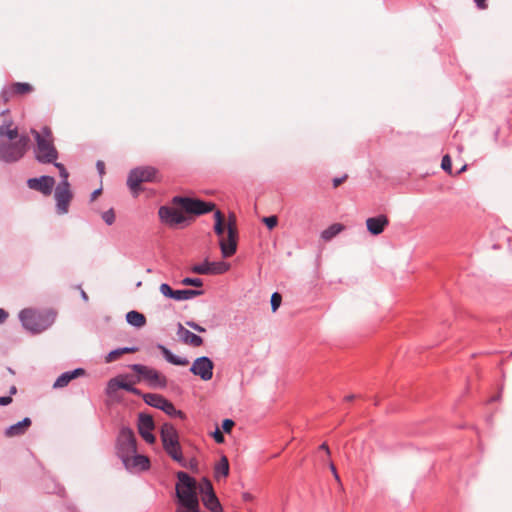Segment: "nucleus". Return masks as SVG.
I'll return each mask as SVG.
<instances>
[{
    "instance_id": "nucleus-1",
    "label": "nucleus",
    "mask_w": 512,
    "mask_h": 512,
    "mask_svg": "<svg viewBox=\"0 0 512 512\" xmlns=\"http://www.w3.org/2000/svg\"><path fill=\"white\" fill-rule=\"evenodd\" d=\"M12 122L4 119L0 126V159L5 162H15L21 159L28 146L27 136H19L17 128H12Z\"/></svg>"
},
{
    "instance_id": "nucleus-2",
    "label": "nucleus",
    "mask_w": 512,
    "mask_h": 512,
    "mask_svg": "<svg viewBox=\"0 0 512 512\" xmlns=\"http://www.w3.org/2000/svg\"><path fill=\"white\" fill-rule=\"evenodd\" d=\"M214 231L219 237V246L224 258L233 256L237 251L238 229L236 216L232 213L225 219L223 213L217 210L214 214Z\"/></svg>"
},
{
    "instance_id": "nucleus-3",
    "label": "nucleus",
    "mask_w": 512,
    "mask_h": 512,
    "mask_svg": "<svg viewBox=\"0 0 512 512\" xmlns=\"http://www.w3.org/2000/svg\"><path fill=\"white\" fill-rule=\"evenodd\" d=\"M175 512H203L196 493V481L185 472H178Z\"/></svg>"
},
{
    "instance_id": "nucleus-4",
    "label": "nucleus",
    "mask_w": 512,
    "mask_h": 512,
    "mask_svg": "<svg viewBox=\"0 0 512 512\" xmlns=\"http://www.w3.org/2000/svg\"><path fill=\"white\" fill-rule=\"evenodd\" d=\"M55 318L56 313L52 309L25 308L19 313L23 327L34 334L48 329L54 323Z\"/></svg>"
},
{
    "instance_id": "nucleus-5",
    "label": "nucleus",
    "mask_w": 512,
    "mask_h": 512,
    "mask_svg": "<svg viewBox=\"0 0 512 512\" xmlns=\"http://www.w3.org/2000/svg\"><path fill=\"white\" fill-rule=\"evenodd\" d=\"M35 136L37 146L35 150L36 159L41 163H56L58 152L53 145L52 132L48 127H44L39 133L32 131Z\"/></svg>"
},
{
    "instance_id": "nucleus-6",
    "label": "nucleus",
    "mask_w": 512,
    "mask_h": 512,
    "mask_svg": "<svg viewBox=\"0 0 512 512\" xmlns=\"http://www.w3.org/2000/svg\"><path fill=\"white\" fill-rule=\"evenodd\" d=\"M161 441L164 450L175 461L182 462L183 456L175 427L170 423H164L160 430Z\"/></svg>"
},
{
    "instance_id": "nucleus-7",
    "label": "nucleus",
    "mask_w": 512,
    "mask_h": 512,
    "mask_svg": "<svg viewBox=\"0 0 512 512\" xmlns=\"http://www.w3.org/2000/svg\"><path fill=\"white\" fill-rule=\"evenodd\" d=\"M55 166L59 169V174L63 178V181L56 187L55 199L59 213L64 214L68 212L69 203L72 199L70 184L68 182L69 174L61 163H55Z\"/></svg>"
},
{
    "instance_id": "nucleus-8",
    "label": "nucleus",
    "mask_w": 512,
    "mask_h": 512,
    "mask_svg": "<svg viewBox=\"0 0 512 512\" xmlns=\"http://www.w3.org/2000/svg\"><path fill=\"white\" fill-rule=\"evenodd\" d=\"M157 170L151 166L138 167L133 169L128 176L127 185L132 193L137 196L141 190V184L156 180Z\"/></svg>"
},
{
    "instance_id": "nucleus-9",
    "label": "nucleus",
    "mask_w": 512,
    "mask_h": 512,
    "mask_svg": "<svg viewBox=\"0 0 512 512\" xmlns=\"http://www.w3.org/2000/svg\"><path fill=\"white\" fill-rule=\"evenodd\" d=\"M131 369L137 373L136 378L138 382L144 380L152 388H165L167 385L166 377L151 367L134 364L131 366Z\"/></svg>"
},
{
    "instance_id": "nucleus-10",
    "label": "nucleus",
    "mask_w": 512,
    "mask_h": 512,
    "mask_svg": "<svg viewBox=\"0 0 512 512\" xmlns=\"http://www.w3.org/2000/svg\"><path fill=\"white\" fill-rule=\"evenodd\" d=\"M172 203L182 208L185 212L195 215H202L211 212L215 208V204L213 203L180 196L174 197Z\"/></svg>"
},
{
    "instance_id": "nucleus-11",
    "label": "nucleus",
    "mask_w": 512,
    "mask_h": 512,
    "mask_svg": "<svg viewBox=\"0 0 512 512\" xmlns=\"http://www.w3.org/2000/svg\"><path fill=\"white\" fill-rule=\"evenodd\" d=\"M138 383L137 378L130 375H118L109 380L106 393L113 396L119 389H124L136 395H140V391L134 387Z\"/></svg>"
},
{
    "instance_id": "nucleus-12",
    "label": "nucleus",
    "mask_w": 512,
    "mask_h": 512,
    "mask_svg": "<svg viewBox=\"0 0 512 512\" xmlns=\"http://www.w3.org/2000/svg\"><path fill=\"white\" fill-rule=\"evenodd\" d=\"M143 398L148 405L164 411L169 416H175L181 419H185V414L180 410H176L173 403L164 398L163 396L148 393L143 395Z\"/></svg>"
},
{
    "instance_id": "nucleus-13",
    "label": "nucleus",
    "mask_w": 512,
    "mask_h": 512,
    "mask_svg": "<svg viewBox=\"0 0 512 512\" xmlns=\"http://www.w3.org/2000/svg\"><path fill=\"white\" fill-rule=\"evenodd\" d=\"M136 453V438L131 429L123 428L118 437V454L122 461Z\"/></svg>"
},
{
    "instance_id": "nucleus-14",
    "label": "nucleus",
    "mask_w": 512,
    "mask_h": 512,
    "mask_svg": "<svg viewBox=\"0 0 512 512\" xmlns=\"http://www.w3.org/2000/svg\"><path fill=\"white\" fill-rule=\"evenodd\" d=\"M161 222L169 227L176 228L186 221V216L174 207L162 206L158 211Z\"/></svg>"
},
{
    "instance_id": "nucleus-15",
    "label": "nucleus",
    "mask_w": 512,
    "mask_h": 512,
    "mask_svg": "<svg viewBox=\"0 0 512 512\" xmlns=\"http://www.w3.org/2000/svg\"><path fill=\"white\" fill-rule=\"evenodd\" d=\"M214 363L206 356L194 360L190 368L191 373L199 376L203 381H209L213 377Z\"/></svg>"
},
{
    "instance_id": "nucleus-16",
    "label": "nucleus",
    "mask_w": 512,
    "mask_h": 512,
    "mask_svg": "<svg viewBox=\"0 0 512 512\" xmlns=\"http://www.w3.org/2000/svg\"><path fill=\"white\" fill-rule=\"evenodd\" d=\"M202 502L211 512H223L221 503L213 491L212 484L209 480L204 479L201 483Z\"/></svg>"
},
{
    "instance_id": "nucleus-17",
    "label": "nucleus",
    "mask_w": 512,
    "mask_h": 512,
    "mask_svg": "<svg viewBox=\"0 0 512 512\" xmlns=\"http://www.w3.org/2000/svg\"><path fill=\"white\" fill-rule=\"evenodd\" d=\"M34 88L29 83L15 82L3 89L0 94L2 100L6 103L16 96H24L33 92Z\"/></svg>"
},
{
    "instance_id": "nucleus-18",
    "label": "nucleus",
    "mask_w": 512,
    "mask_h": 512,
    "mask_svg": "<svg viewBox=\"0 0 512 512\" xmlns=\"http://www.w3.org/2000/svg\"><path fill=\"white\" fill-rule=\"evenodd\" d=\"M153 429V418L148 414H140L138 418V431L142 438L150 444H153L156 441V438L152 433Z\"/></svg>"
},
{
    "instance_id": "nucleus-19",
    "label": "nucleus",
    "mask_w": 512,
    "mask_h": 512,
    "mask_svg": "<svg viewBox=\"0 0 512 512\" xmlns=\"http://www.w3.org/2000/svg\"><path fill=\"white\" fill-rule=\"evenodd\" d=\"M28 187L30 189L41 192L42 194L48 196L52 193V190L55 185V180L51 176H41L39 178H31L27 181Z\"/></svg>"
},
{
    "instance_id": "nucleus-20",
    "label": "nucleus",
    "mask_w": 512,
    "mask_h": 512,
    "mask_svg": "<svg viewBox=\"0 0 512 512\" xmlns=\"http://www.w3.org/2000/svg\"><path fill=\"white\" fill-rule=\"evenodd\" d=\"M389 219L386 215H379L377 217H370L366 220V227L367 230L372 235H379L381 234L384 229L388 226Z\"/></svg>"
},
{
    "instance_id": "nucleus-21",
    "label": "nucleus",
    "mask_w": 512,
    "mask_h": 512,
    "mask_svg": "<svg viewBox=\"0 0 512 512\" xmlns=\"http://www.w3.org/2000/svg\"><path fill=\"white\" fill-rule=\"evenodd\" d=\"M177 335L187 345L200 347L203 344V339L200 336L184 328L181 323L178 324Z\"/></svg>"
},
{
    "instance_id": "nucleus-22",
    "label": "nucleus",
    "mask_w": 512,
    "mask_h": 512,
    "mask_svg": "<svg viewBox=\"0 0 512 512\" xmlns=\"http://www.w3.org/2000/svg\"><path fill=\"white\" fill-rule=\"evenodd\" d=\"M126 468H138L139 470H145L149 467V459L146 456L138 455L136 453L131 454L123 460Z\"/></svg>"
},
{
    "instance_id": "nucleus-23",
    "label": "nucleus",
    "mask_w": 512,
    "mask_h": 512,
    "mask_svg": "<svg viewBox=\"0 0 512 512\" xmlns=\"http://www.w3.org/2000/svg\"><path fill=\"white\" fill-rule=\"evenodd\" d=\"M85 374V370L77 368L73 371L65 372L61 374L53 384L54 388H63L67 386L73 379H76Z\"/></svg>"
},
{
    "instance_id": "nucleus-24",
    "label": "nucleus",
    "mask_w": 512,
    "mask_h": 512,
    "mask_svg": "<svg viewBox=\"0 0 512 512\" xmlns=\"http://www.w3.org/2000/svg\"><path fill=\"white\" fill-rule=\"evenodd\" d=\"M30 426L31 420L26 417L22 421L8 427L5 431V435L10 438L23 435Z\"/></svg>"
},
{
    "instance_id": "nucleus-25",
    "label": "nucleus",
    "mask_w": 512,
    "mask_h": 512,
    "mask_svg": "<svg viewBox=\"0 0 512 512\" xmlns=\"http://www.w3.org/2000/svg\"><path fill=\"white\" fill-rule=\"evenodd\" d=\"M158 349L161 351L164 358L173 365L187 366L189 364V360L187 358L175 356L168 348L163 345H158Z\"/></svg>"
},
{
    "instance_id": "nucleus-26",
    "label": "nucleus",
    "mask_w": 512,
    "mask_h": 512,
    "mask_svg": "<svg viewBox=\"0 0 512 512\" xmlns=\"http://www.w3.org/2000/svg\"><path fill=\"white\" fill-rule=\"evenodd\" d=\"M345 229V226L341 223H334L330 225L328 228L322 231L321 233V239L325 242L330 241L335 236H337L339 233H341Z\"/></svg>"
},
{
    "instance_id": "nucleus-27",
    "label": "nucleus",
    "mask_w": 512,
    "mask_h": 512,
    "mask_svg": "<svg viewBox=\"0 0 512 512\" xmlns=\"http://www.w3.org/2000/svg\"><path fill=\"white\" fill-rule=\"evenodd\" d=\"M207 264L209 268L208 275L223 274L230 269V264L223 261L210 262L207 260Z\"/></svg>"
},
{
    "instance_id": "nucleus-28",
    "label": "nucleus",
    "mask_w": 512,
    "mask_h": 512,
    "mask_svg": "<svg viewBox=\"0 0 512 512\" xmlns=\"http://www.w3.org/2000/svg\"><path fill=\"white\" fill-rule=\"evenodd\" d=\"M127 322L135 327L141 328L146 324V318L142 313L138 311H130L126 314Z\"/></svg>"
},
{
    "instance_id": "nucleus-29",
    "label": "nucleus",
    "mask_w": 512,
    "mask_h": 512,
    "mask_svg": "<svg viewBox=\"0 0 512 512\" xmlns=\"http://www.w3.org/2000/svg\"><path fill=\"white\" fill-rule=\"evenodd\" d=\"M229 474V462L226 456H222L218 464L215 466V477L219 479L221 476L227 477Z\"/></svg>"
},
{
    "instance_id": "nucleus-30",
    "label": "nucleus",
    "mask_w": 512,
    "mask_h": 512,
    "mask_svg": "<svg viewBox=\"0 0 512 512\" xmlns=\"http://www.w3.org/2000/svg\"><path fill=\"white\" fill-rule=\"evenodd\" d=\"M203 292L201 290H192V289H185V290H176V298L177 301H183L195 298L197 296H200Z\"/></svg>"
},
{
    "instance_id": "nucleus-31",
    "label": "nucleus",
    "mask_w": 512,
    "mask_h": 512,
    "mask_svg": "<svg viewBox=\"0 0 512 512\" xmlns=\"http://www.w3.org/2000/svg\"><path fill=\"white\" fill-rule=\"evenodd\" d=\"M160 292L168 298H172L175 300L176 298V290H173L168 284L163 283L159 287Z\"/></svg>"
},
{
    "instance_id": "nucleus-32",
    "label": "nucleus",
    "mask_w": 512,
    "mask_h": 512,
    "mask_svg": "<svg viewBox=\"0 0 512 512\" xmlns=\"http://www.w3.org/2000/svg\"><path fill=\"white\" fill-rule=\"evenodd\" d=\"M191 271L193 273L200 274V275H208L209 268H208L207 260H205L204 263H202V264H197V265L192 266Z\"/></svg>"
},
{
    "instance_id": "nucleus-33",
    "label": "nucleus",
    "mask_w": 512,
    "mask_h": 512,
    "mask_svg": "<svg viewBox=\"0 0 512 512\" xmlns=\"http://www.w3.org/2000/svg\"><path fill=\"white\" fill-rule=\"evenodd\" d=\"M101 217L103 219V221L107 224V225H112L114 224L115 222V219H116V215H115V212L113 209H109L105 212H103L101 214Z\"/></svg>"
},
{
    "instance_id": "nucleus-34",
    "label": "nucleus",
    "mask_w": 512,
    "mask_h": 512,
    "mask_svg": "<svg viewBox=\"0 0 512 512\" xmlns=\"http://www.w3.org/2000/svg\"><path fill=\"white\" fill-rule=\"evenodd\" d=\"M181 283L186 286L202 287L203 281L200 278H184Z\"/></svg>"
},
{
    "instance_id": "nucleus-35",
    "label": "nucleus",
    "mask_w": 512,
    "mask_h": 512,
    "mask_svg": "<svg viewBox=\"0 0 512 512\" xmlns=\"http://www.w3.org/2000/svg\"><path fill=\"white\" fill-rule=\"evenodd\" d=\"M281 302L282 296L277 292L273 293L271 296V308L273 312H275L279 308Z\"/></svg>"
},
{
    "instance_id": "nucleus-36",
    "label": "nucleus",
    "mask_w": 512,
    "mask_h": 512,
    "mask_svg": "<svg viewBox=\"0 0 512 512\" xmlns=\"http://www.w3.org/2000/svg\"><path fill=\"white\" fill-rule=\"evenodd\" d=\"M441 167H442V169L444 171H446L449 174H451V172H452V162H451V158H450L449 155H445L442 158Z\"/></svg>"
},
{
    "instance_id": "nucleus-37",
    "label": "nucleus",
    "mask_w": 512,
    "mask_h": 512,
    "mask_svg": "<svg viewBox=\"0 0 512 512\" xmlns=\"http://www.w3.org/2000/svg\"><path fill=\"white\" fill-rule=\"evenodd\" d=\"M263 222L265 223V225L269 228V229H273L277 226V223H278V218L277 216L273 215V216H269V217H264L263 218Z\"/></svg>"
},
{
    "instance_id": "nucleus-38",
    "label": "nucleus",
    "mask_w": 512,
    "mask_h": 512,
    "mask_svg": "<svg viewBox=\"0 0 512 512\" xmlns=\"http://www.w3.org/2000/svg\"><path fill=\"white\" fill-rule=\"evenodd\" d=\"M121 355V349L113 350L106 356V362H113L117 360Z\"/></svg>"
},
{
    "instance_id": "nucleus-39",
    "label": "nucleus",
    "mask_w": 512,
    "mask_h": 512,
    "mask_svg": "<svg viewBox=\"0 0 512 512\" xmlns=\"http://www.w3.org/2000/svg\"><path fill=\"white\" fill-rule=\"evenodd\" d=\"M372 448L370 447L369 448V453L366 455L364 452H362L360 455H359V458L360 460L364 463V464H370L372 462Z\"/></svg>"
},
{
    "instance_id": "nucleus-40",
    "label": "nucleus",
    "mask_w": 512,
    "mask_h": 512,
    "mask_svg": "<svg viewBox=\"0 0 512 512\" xmlns=\"http://www.w3.org/2000/svg\"><path fill=\"white\" fill-rule=\"evenodd\" d=\"M233 426H234V421H232L231 419H225L222 423V428H223L224 432H226V433H230Z\"/></svg>"
},
{
    "instance_id": "nucleus-41",
    "label": "nucleus",
    "mask_w": 512,
    "mask_h": 512,
    "mask_svg": "<svg viewBox=\"0 0 512 512\" xmlns=\"http://www.w3.org/2000/svg\"><path fill=\"white\" fill-rule=\"evenodd\" d=\"M186 325L200 333H203L206 331V329L204 327L200 326L199 324L195 323L194 321H187Z\"/></svg>"
},
{
    "instance_id": "nucleus-42",
    "label": "nucleus",
    "mask_w": 512,
    "mask_h": 512,
    "mask_svg": "<svg viewBox=\"0 0 512 512\" xmlns=\"http://www.w3.org/2000/svg\"><path fill=\"white\" fill-rule=\"evenodd\" d=\"M213 437H214V439H215V441L217 443H223L224 442L223 433L219 429H216V431L213 433Z\"/></svg>"
},
{
    "instance_id": "nucleus-43",
    "label": "nucleus",
    "mask_w": 512,
    "mask_h": 512,
    "mask_svg": "<svg viewBox=\"0 0 512 512\" xmlns=\"http://www.w3.org/2000/svg\"><path fill=\"white\" fill-rule=\"evenodd\" d=\"M347 175H344L342 177H339V178H334L333 179V186L334 188H337L338 186H340L346 179H347Z\"/></svg>"
},
{
    "instance_id": "nucleus-44",
    "label": "nucleus",
    "mask_w": 512,
    "mask_h": 512,
    "mask_svg": "<svg viewBox=\"0 0 512 512\" xmlns=\"http://www.w3.org/2000/svg\"><path fill=\"white\" fill-rule=\"evenodd\" d=\"M12 402V398L10 396L0 397V406L8 405Z\"/></svg>"
},
{
    "instance_id": "nucleus-45",
    "label": "nucleus",
    "mask_w": 512,
    "mask_h": 512,
    "mask_svg": "<svg viewBox=\"0 0 512 512\" xmlns=\"http://www.w3.org/2000/svg\"><path fill=\"white\" fill-rule=\"evenodd\" d=\"M96 166H97V169H98L99 173L101 175H103L105 173V164H104V162L103 161H98Z\"/></svg>"
},
{
    "instance_id": "nucleus-46",
    "label": "nucleus",
    "mask_w": 512,
    "mask_h": 512,
    "mask_svg": "<svg viewBox=\"0 0 512 512\" xmlns=\"http://www.w3.org/2000/svg\"><path fill=\"white\" fill-rule=\"evenodd\" d=\"M8 317V313L3 310V309H0V323H3Z\"/></svg>"
},
{
    "instance_id": "nucleus-47",
    "label": "nucleus",
    "mask_w": 512,
    "mask_h": 512,
    "mask_svg": "<svg viewBox=\"0 0 512 512\" xmlns=\"http://www.w3.org/2000/svg\"><path fill=\"white\" fill-rule=\"evenodd\" d=\"M478 8L485 9L487 7L485 1L486 0H474Z\"/></svg>"
},
{
    "instance_id": "nucleus-48",
    "label": "nucleus",
    "mask_w": 512,
    "mask_h": 512,
    "mask_svg": "<svg viewBox=\"0 0 512 512\" xmlns=\"http://www.w3.org/2000/svg\"><path fill=\"white\" fill-rule=\"evenodd\" d=\"M136 351H137V348H135V347H131V348H128V347H126V348H121V352H122V354H125V353H134V352H136Z\"/></svg>"
},
{
    "instance_id": "nucleus-49",
    "label": "nucleus",
    "mask_w": 512,
    "mask_h": 512,
    "mask_svg": "<svg viewBox=\"0 0 512 512\" xmlns=\"http://www.w3.org/2000/svg\"><path fill=\"white\" fill-rule=\"evenodd\" d=\"M101 194V189H97L95 190L92 194H91V200L94 201L99 195Z\"/></svg>"
},
{
    "instance_id": "nucleus-50",
    "label": "nucleus",
    "mask_w": 512,
    "mask_h": 512,
    "mask_svg": "<svg viewBox=\"0 0 512 512\" xmlns=\"http://www.w3.org/2000/svg\"><path fill=\"white\" fill-rule=\"evenodd\" d=\"M320 449L326 451V453L329 455L330 454V450H329V447L326 443H323L320 445Z\"/></svg>"
},
{
    "instance_id": "nucleus-51",
    "label": "nucleus",
    "mask_w": 512,
    "mask_h": 512,
    "mask_svg": "<svg viewBox=\"0 0 512 512\" xmlns=\"http://www.w3.org/2000/svg\"><path fill=\"white\" fill-rule=\"evenodd\" d=\"M16 393H17V388H16L15 386H12V387L10 388V394H11V395H14V394H16Z\"/></svg>"
},
{
    "instance_id": "nucleus-52",
    "label": "nucleus",
    "mask_w": 512,
    "mask_h": 512,
    "mask_svg": "<svg viewBox=\"0 0 512 512\" xmlns=\"http://www.w3.org/2000/svg\"><path fill=\"white\" fill-rule=\"evenodd\" d=\"M330 469H331L333 474L337 473L336 467H335V465L333 463H330Z\"/></svg>"
},
{
    "instance_id": "nucleus-53",
    "label": "nucleus",
    "mask_w": 512,
    "mask_h": 512,
    "mask_svg": "<svg viewBox=\"0 0 512 512\" xmlns=\"http://www.w3.org/2000/svg\"><path fill=\"white\" fill-rule=\"evenodd\" d=\"M81 296L85 301H88V295L84 291L81 292Z\"/></svg>"
},
{
    "instance_id": "nucleus-54",
    "label": "nucleus",
    "mask_w": 512,
    "mask_h": 512,
    "mask_svg": "<svg viewBox=\"0 0 512 512\" xmlns=\"http://www.w3.org/2000/svg\"><path fill=\"white\" fill-rule=\"evenodd\" d=\"M354 398H355L354 395H349V396L345 397V400L346 401H352Z\"/></svg>"
},
{
    "instance_id": "nucleus-55",
    "label": "nucleus",
    "mask_w": 512,
    "mask_h": 512,
    "mask_svg": "<svg viewBox=\"0 0 512 512\" xmlns=\"http://www.w3.org/2000/svg\"><path fill=\"white\" fill-rule=\"evenodd\" d=\"M333 475H334L335 480H336L337 482H340V477H339L338 473H335V474H333Z\"/></svg>"
},
{
    "instance_id": "nucleus-56",
    "label": "nucleus",
    "mask_w": 512,
    "mask_h": 512,
    "mask_svg": "<svg viewBox=\"0 0 512 512\" xmlns=\"http://www.w3.org/2000/svg\"><path fill=\"white\" fill-rule=\"evenodd\" d=\"M7 111L2 112V116L6 117Z\"/></svg>"
},
{
    "instance_id": "nucleus-57",
    "label": "nucleus",
    "mask_w": 512,
    "mask_h": 512,
    "mask_svg": "<svg viewBox=\"0 0 512 512\" xmlns=\"http://www.w3.org/2000/svg\"><path fill=\"white\" fill-rule=\"evenodd\" d=\"M465 168H466V166H463V167L461 168V170L459 171V173H460V172H462L463 170H465Z\"/></svg>"
}]
</instances>
